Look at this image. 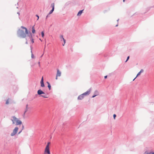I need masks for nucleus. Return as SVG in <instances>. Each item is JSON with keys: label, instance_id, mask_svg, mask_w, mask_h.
Listing matches in <instances>:
<instances>
[{"label": "nucleus", "instance_id": "1", "mask_svg": "<svg viewBox=\"0 0 154 154\" xmlns=\"http://www.w3.org/2000/svg\"><path fill=\"white\" fill-rule=\"evenodd\" d=\"M17 34L18 37L22 38H25L26 35L24 33V31L22 30L19 29L17 32Z\"/></svg>", "mask_w": 154, "mask_h": 154}, {"label": "nucleus", "instance_id": "2", "mask_svg": "<svg viewBox=\"0 0 154 154\" xmlns=\"http://www.w3.org/2000/svg\"><path fill=\"white\" fill-rule=\"evenodd\" d=\"M37 94H38L40 95L41 97L44 98H48V97L47 96L48 95V94H46L45 95H41L42 94H45V93L41 89H39L38 91Z\"/></svg>", "mask_w": 154, "mask_h": 154}, {"label": "nucleus", "instance_id": "3", "mask_svg": "<svg viewBox=\"0 0 154 154\" xmlns=\"http://www.w3.org/2000/svg\"><path fill=\"white\" fill-rule=\"evenodd\" d=\"M19 128L17 127H16L13 130V132L11 133V136H14L16 135L18 131Z\"/></svg>", "mask_w": 154, "mask_h": 154}, {"label": "nucleus", "instance_id": "4", "mask_svg": "<svg viewBox=\"0 0 154 154\" xmlns=\"http://www.w3.org/2000/svg\"><path fill=\"white\" fill-rule=\"evenodd\" d=\"M11 118H12L11 119V120L12 122V124H15V122L17 119L15 116H12Z\"/></svg>", "mask_w": 154, "mask_h": 154}, {"label": "nucleus", "instance_id": "5", "mask_svg": "<svg viewBox=\"0 0 154 154\" xmlns=\"http://www.w3.org/2000/svg\"><path fill=\"white\" fill-rule=\"evenodd\" d=\"M91 88H90L88 91L82 94L84 97L89 95L91 92Z\"/></svg>", "mask_w": 154, "mask_h": 154}, {"label": "nucleus", "instance_id": "6", "mask_svg": "<svg viewBox=\"0 0 154 154\" xmlns=\"http://www.w3.org/2000/svg\"><path fill=\"white\" fill-rule=\"evenodd\" d=\"M45 153L47 154H50L49 148L48 147V146L47 147H46L45 149Z\"/></svg>", "mask_w": 154, "mask_h": 154}, {"label": "nucleus", "instance_id": "7", "mask_svg": "<svg viewBox=\"0 0 154 154\" xmlns=\"http://www.w3.org/2000/svg\"><path fill=\"white\" fill-rule=\"evenodd\" d=\"M40 83L41 86V87H45V85L44 83V79L43 77H42L41 79Z\"/></svg>", "mask_w": 154, "mask_h": 154}, {"label": "nucleus", "instance_id": "8", "mask_svg": "<svg viewBox=\"0 0 154 154\" xmlns=\"http://www.w3.org/2000/svg\"><path fill=\"white\" fill-rule=\"evenodd\" d=\"M16 123L15 125H21L22 124V122L19 119H17V121H16Z\"/></svg>", "mask_w": 154, "mask_h": 154}, {"label": "nucleus", "instance_id": "9", "mask_svg": "<svg viewBox=\"0 0 154 154\" xmlns=\"http://www.w3.org/2000/svg\"><path fill=\"white\" fill-rule=\"evenodd\" d=\"M84 96L81 94L79 95L77 99L78 100H82L84 98Z\"/></svg>", "mask_w": 154, "mask_h": 154}, {"label": "nucleus", "instance_id": "10", "mask_svg": "<svg viewBox=\"0 0 154 154\" xmlns=\"http://www.w3.org/2000/svg\"><path fill=\"white\" fill-rule=\"evenodd\" d=\"M98 94L99 93L98 91L97 90H96L94 93V95L92 96V98H94L96 96L98 95Z\"/></svg>", "mask_w": 154, "mask_h": 154}, {"label": "nucleus", "instance_id": "11", "mask_svg": "<svg viewBox=\"0 0 154 154\" xmlns=\"http://www.w3.org/2000/svg\"><path fill=\"white\" fill-rule=\"evenodd\" d=\"M61 75V72L60 70L57 69V76H60Z\"/></svg>", "mask_w": 154, "mask_h": 154}, {"label": "nucleus", "instance_id": "12", "mask_svg": "<svg viewBox=\"0 0 154 154\" xmlns=\"http://www.w3.org/2000/svg\"><path fill=\"white\" fill-rule=\"evenodd\" d=\"M143 69H141V70H140V71L137 73V76L133 80H134L140 74L142 73L143 72Z\"/></svg>", "mask_w": 154, "mask_h": 154}, {"label": "nucleus", "instance_id": "13", "mask_svg": "<svg viewBox=\"0 0 154 154\" xmlns=\"http://www.w3.org/2000/svg\"><path fill=\"white\" fill-rule=\"evenodd\" d=\"M21 28H23V29H25V34H29V33H28V31L27 29V28L25 27H24L23 26H21Z\"/></svg>", "mask_w": 154, "mask_h": 154}, {"label": "nucleus", "instance_id": "14", "mask_svg": "<svg viewBox=\"0 0 154 154\" xmlns=\"http://www.w3.org/2000/svg\"><path fill=\"white\" fill-rule=\"evenodd\" d=\"M83 11V10L79 11L77 15L78 16H80L82 13Z\"/></svg>", "mask_w": 154, "mask_h": 154}, {"label": "nucleus", "instance_id": "15", "mask_svg": "<svg viewBox=\"0 0 154 154\" xmlns=\"http://www.w3.org/2000/svg\"><path fill=\"white\" fill-rule=\"evenodd\" d=\"M28 35V36L29 37L30 39L32 38V35L31 32L29 33Z\"/></svg>", "mask_w": 154, "mask_h": 154}, {"label": "nucleus", "instance_id": "16", "mask_svg": "<svg viewBox=\"0 0 154 154\" xmlns=\"http://www.w3.org/2000/svg\"><path fill=\"white\" fill-rule=\"evenodd\" d=\"M32 32L33 33H35V29L34 26H33L32 27Z\"/></svg>", "mask_w": 154, "mask_h": 154}, {"label": "nucleus", "instance_id": "17", "mask_svg": "<svg viewBox=\"0 0 154 154\" xmlns=\"http://www.w3.org/2000/svg\"><path fill=\"white\" fill-rule=\"evenodd\" d=\"M51 7L52 8V9H54V3H52L51 4Z\"/></svg>", "mask_w": 154, "mask_h": 154}, {"label": "nucleus", "instance_id": "18", "mask_svg": "<svg viewBox=\"0 0 154 154\" xmlns=\"http://www.w3.org/2000/svg\"><path fill=\"white\" fill-rule=\"evenodd\" d=\"M54 9H52L50 11L49 13H48L49 14H52L54 11Z\"/></svg>", "mask_w": 154, "mask_h": 154}, {"label": "nucleus", "instance_id": "19", "mask_svg": "<svg viewBox=\"0 0 154 154\" xmlns=\"http://www.w3.org/2000/svg\"><path fill=\"white\" fill-rule=\"evenodd\" d=\"M48 87L49 90H50L51 89V85H48Z\"/></svg>", "mask_w": 154, "mask_h": 154}, {"label": "nucleus", "instance_id": "20", "mask_svg": "<svg viewBox=\"0 0 154 154\" xmlns=\"http://www.w3.org/2000/svg\"><path fill=\"white\" fill-rule=\"evenodd\" d=\"M41 35L42 37H43L44 36V34L43 31H42L41 32Z\"/></svg>", "mask_w": 154, "mask_h": 154}, {"label": "nucleus", "instance_id": "21", "mask_svg": "<svg viewBox=\"0 0 154 154\" xmlns=\"http://www.w3.org/2000/svg\"><path fill=\"white\" fill-rule=\"evenodd\" d=\"M144 153L145 154H151V152H147V151H146Z\"/></svg>", "mask_w": 154, "mask_h": 154}, {"label": "nucleus", "instance_id": "22", "mask_svg": "<svg viewBox=\"0 0 154 154\" xmlns=\"http://www.w3.org/2000/svg\"><path fill=\"white\" fill-rule=\"evenodd\" d=\"M50 143H50V142H48V143H47V145L46 146V147H47L48 146V147L49 148V145L50 144Z\"/></svg>", "mask_w": 154, "mask_h": 154}, {"label": "nucleus", "instance_id": "23", "mask_svg": "<svg viewBox=\"0 0 154 154\" xmlns=\"http://www.w3.org/2000/svg\"><path fill=\"white\" fill-rule=\"evenodd\" d=\"M129 58H130V57L129 56H128L127 57V59L125 61V62H126L129 59Z\"/></svg>", "mask_w": 154, "mask_h": 154}, {"label": "nucleus", "instance_id": "24", "mask_svg": "<svg viewBox=\"0 0 154 154\" xmlns=\"http://www.w3.org/2000/svg\"><path fill=\"white\" fill-rule=\"evenodd\" d=\"M28 110V109H26H26H25V112H24V114H23V115L24 116L25 115V113Z\"/></svg>", "mask_w": 154, "mask_h": 154}, {"label": "nucleus", "instance_id": "25", "mask_svg": "<svg viewBox=\"0 0 154 154\" xmlns=\"http://www.w3.org/2000/svg\"><path fill=\"white\" fill-rule=\"evenodd\" d=\"M50 14H48L47 15V16H46V20L47 19V18H48V17H49L50 16Z\"/></svg>", "mask_w": 154, "mask_h": 154}, {"label": "nucleus", "instance_id": "26", "mask_svg": "<svg viewBox=\"0 0 154 154\" xmlns=\"http://www.w3.org/2000/svg\"><path fill=\"white\" fill-rule=\"evenodd\" d=\"M31 40V42H32V43H33L34 42L33 39L32 38L30 39Z\"/></svg>", "mask_w": 154, "mask_h": 154}, {"label": "nucleus", "instance_id": "27", "mask_svg": "<svg viewBox=\"0 0 154 154\" xmlns=\"http://www.w3.org/2000/svg\"><path fill=\"white\" fill-rule=\"evenodd\" d=\"M113 118L115 119L116 117V115L115 114H114L113 115Z\"/></svg>", "mask_w": 154, "mask_h": 154}, {"label": "nucleus", "instance_id": "28", "mask_svg": "<svg viewBox=\"0 0 154 154\" xmlns=\"http://www.w3.org/2000/svg\"><path fill=\"white\" fill-rule=\"evenodd\" d=\"M63 41H64V44H65V42H66V40H65L64 39V38H63Z\"/></svg>", "mask_w": 154, "mask_h": 154}, {"label": "nucleus", "instance_id": "29", "mask_svg": "<svg viewBox=\"0 0 154 154\" xmlns=\"http://www.w3.org/2000/svg\"><path fill=\"white\" fill-rule=\"evenodd\" d=\"M22 131V130H21L20 131H19V132L18 133V134H20L21 132Z\"/></svg>", "mask_w": 154, "mask_h": 154}, {"label": "nucleus", "instance_id": "30", "mask_svg": "<svg viewBox=\"0 0 154 154\" xmlns=\"http://www.w3.org/2000/svg\"><path fill=\"white\" fill-rule=\"evenodd\" d=\"M9 103V101H8V100L6 101V104H7L8 103Z\"/></svg>", "mask_w": 154, "mask_h": 154}, {"label": "nucleus", "instance_id": "31", "mask_svg": "<svg viewBox=\"0 0 154 154\" xmlns=\"http://www.w3.org/2000/svg\"><path fill=\"white\" fill-rule=\"evenodd\" d=\"M34 57V56L33 54L32 53V56H31L32 58H33Z\"/></svg>", "mask_w": 154, "mask_h": 154}, {"label": "nucleus", "instance_id": "32", "mask_svg": "<svg viewBox=\"0 0 154 154\" xmlns=\"http://www.w3.org/2000/svg\"><path fill=\"white\" fill-rule=\"evenodd\" d=\"M60 38H61L62 39H63V38H64L63 37V36L62 35H61L60 36Z\"/></svg>", "mask_w": 154, "mask_h": 154}, {"label": "nucleus", "instance_id": "33", "mask_svg": "<svg viewBox=\"0 0 154 154\" xmlns=\"http://www.w3.org/2000/svg\"><path fill=\"white\" fill-rule=\"evenodd\" d=\"M24 126L23 125H22V130H23L24 129Z\"/></svg>", "mask_w": 154, "mask_h": 154}, {"label": "nucleus", "instance_id": "34", "mask_svg": "<svg viewBox=\"0 0 154 154\" xmlns=\"http://www.w3.org/2000/svg\"><path fill=\"white\" fill-rule=\"evenodd\" d=\"M36 16L38 17V19L37 20H38L39 19V16L38 15H36Z\"/></svg>", "mask_w": 154, "mask_h": 154}, {"label": "nucleus", "instance_id": "35", "mask_svg": "<svg viewBox=\"0 0 154 154\" xmlns=\"http://www.w3.org/2000/svg\"><path fill=\"white\" fill-rule=\"evenodd\" d=\"M26 108L28 109V105L27 104L26 106Z\"/></svg>", "mask_w": 154, "mask_h": 154}, {"label": "nucleus", "instance_id": "36", "mask_svg": "<svg viewBox=\"0 0 154 154\" xmlns=\"http://www.w3.org/2000/svg\"><path fill=\"white\" fill-rule=\"evenodd\" d=\"M46 83H47L48 85H50V84L49 82H47Z\"/></svg>", "mask_w": 154, "mask_h": 154}, {"label": "nucleus", "instance_id": "37", "mask_svg": "<svg viewBox=\"0 0 154 154\" xmlns=\"http://www.w3.org/2000/svg\"><path fill=\"white\" fill-rule=\"evenodd\" d=\"M46 83H47L48 85H50V84L49 82H47Z\"/></svg>", "mask_w": 154, "mask_h": 154}, {"label": "nucleus", "instance_id": "38", "mask_svg": "<svg viewBox=\"0 0 154 154\" xmlns=\"http://www.w3.org/2000/svg\"><path fill=\"white\" fill-rule=\"evenodd\" d=\"M107 75H106V76H104V78H105V79H106V78H107Z\"/></svg>", "mask_w": 154, "mask_h": 154}, {"label": "nucleus", "instance_id": "39", "mask_svg": "<svg viewBox=\"0 0 154 154\" xmlns=\"http://www.w3.org/2000/svg\"><path fill=\"white\" fill-rule=\"evenodd\" d=\"M26 44H28V42H27V39L26 38Z\"/></svg>", "mask_w": 154, "mask_h": 154}, {"label": "nucleus", "instance_id": "40", "mask_svg": "<svg viewBox=\"0 0 154 154\" xmlns=\"http://www.w3.org/2000/svg\"><path fill=\"white\" fill-rule=\"evenodd\" d=\"M151 154H154V152H151Z\"/></svg>", "mask_w": 154, "mask_h": 154}, {"label": "nucleus", "instance_id": "41", "mask_svg": "<svg viewBox=\"0 0 154 154\" xmlns=\"http://www.w3.org/2000/svg\"><path fill=\"white\" fill-rule=\"evenodd\" d=\"M57 77L58 76H56V79H57Z\"/></svg>", "mask_w": 154, "mask_h": 154}, {"label": "nucleus", "instance_id": "42", "mask_svg": "<svg viewBox=\"0 0 154 154\" xmlns=\"http://www.w3.org/2000/svg\"><path fill=\"white\" fill-rule=\"evenodd\" d=\"M118 26V24H117L116 25V26L117 27V26Z\"/></svg>", "mask_w": 154, "mask_h": 154}, {"label": "nucleus", "instance_id": "43", "mask_svg": "<svg viewBox=\"0 0 154 154\" xmlns=\"http://www.w3.org/2000/svg\"><path fill=\"white\" fill-rule=\"evenodd\" d=\"M17 14H19V15H20V13H19V12H17Z\"/></svg>", "mask_w": 154, "mask_h": 154}, {"label": "nucleus", "instance_id": "44", "mask_svg": "<svg viewBox=\"0 0 154 154\" xmlns=\"http://www.w3.org/2000/svg\"><path fill=\"white\" fill-rule=\"evenodd\" d=\"M43 54L41 55V57H42V56H43Z\"/></svg>", "mask_w": 154, "mask_h": 154}, {"label": "nucleus", "instance_id": "45", "mask_svg": "<svg viewBox=\"0 0 154 154\" xmlns=\"http://www.w3.org/2000/svg\"><path fill=\"white\" fill-rule=\"evenodd\" d=\"M45 47H46V45H45V48H44V51L45 50Z\"/></svg>", "mask_w": 154, "mask_h": 154}, {"label": "nucleus", "instance_id": "46", "mask_svg": "<svg viewBox=\"0 0 154 154\" xmlns=\"http://www.w3.org/2000/svg\"><path fill=\"white\" fill-rule=\"evenodd\" d=\"M119 19H118L117 20V22H118V21H119Z\"/></svg>", "mask_w": 154, "mask_h": 154}, {"label": "nucleus", "instance_id": "47", "mask_svg": "<svg viewBox=\"0 0 154 154\" xmlns=\"http://www.w3.org/2000/svg\"><path fill=\"white\" fill-rule=\"evenodd\" d=\"M64 45H65V44H64H64H63V46H64Z\"/></svg>", "mask_w": 154, "mask_h": 154}, {"label": "nucleus", "instance_id": "48", "mask_svg": "<svg viewBox=\"0 0 154 154\" xmlns=\"http://www.w3.org/2000/svg\"><path fill=\"white\" fill-rule=\"evenodd\" d=\"M39 40H41V41H42V40H41V39L40 38V39H39Z\"/></svg>", "mask_w": 154, "mask_h": 154}, {"label": "nucleus", "instance_id": "49", "mask_svg": "<svg viewBox=\"0 0 154 154\" xmlns=\"http://www.w3.org/2000/svg\"><path fill=\"white\" fill-rule=\"evenodd\" d=\"M125 0H123V2H125Z\"/></svg>", "mask_w": 154, "mask_h": 154}, {"label": "nucleus", "instance_id": "50", "mask_svg": "<svg viewBox=\"0 0 154 154\" xmlns=\"http://www.w3.org/2000/svg\"><path fill=\"white\" fill-rule=\"evenodd\" d=\"M38 64H40V62H39L38 63Z\"/></svg>", "mask_w": 154, "mask_h": 154}]
</instances>
